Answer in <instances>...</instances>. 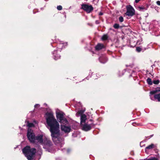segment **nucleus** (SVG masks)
<instances>
[{
  "instance_id": "obj_1",
  "label": "nucleus",
  "mask_w": 160,
  "mask_h": 160,
  "mask_svg": "<svg viewBox=\"0 0 160 160\" xmlns=\"http://www.w3.org/2000/svg\"><path fill=\"white\" fill-rule=\"evenodd\" d=\"M45 115L46 122L50 128V131L53 142L56 145L61 146L63 144L64 138L60 135L58 122L52 113L47 112Z\"/></svg>"
},
{
  "instance_id": "obj_2",
  "label": "nucleus",
  "mask_w": 160,
  "mask_h": 160,
  "mask_svg": "<svg viewBox=\"0 0 160 160\" xmlns=\"http://www.w3.org/2000/svg\"><path fill=\"white\" fill-rule=\"evenodd\" d=\"M36 151L35 148H31L28 146H26L22 150L23 153L28 160H33L35 156Z\"/></svg>"
},
{
  "instance_id": "obj_3",
  "label": "nucleus",
  "mask_w": 160,
  "mask_h": 160,
  "mask_svg": "<svg viewBox=\"0 0 160 160\" xmlns=\"http://www.w3.org/2000/svg\"><path fill=\"white\" fill-rule=\"evenodd\" d=\"M64 113L62 112H58L56 114V117L58 120L62 125H67L68 124L69 122L64 116Z\"/></svg>"
},
{
  "instance_id": "obj_4",
  "label": "nucleus",
  "mask_w": 160,
  "mask_h": 160,
  "mask_svg": "<svg viewBox=\"0 0 160 160\" xmlns=\"http://www.w3.org/2000/svg\"><path fill=\"white\" fill-rule=\"evenodd\" d=\"M27 136L28 139L31 142L34 143L35 142V136L34 133L33 131L31 129H28L27 133Z\"/></svg>"
},
{
  "instance_id": "obj_5",
  "label": "nucleus",
  "mask_w": 160,
  "mask_h": 160,
  "mask_svg": "<svg viewBox=\"0 0 160 160\" xmlns=\"http://www.w3.org/2000/svg\"><path fill=\"white\" fill-rule=\"evenodd\" d=\"M94 125L93 123L88 124L86 123H85L84 124H81V126L82 127V130L85 131H88L91 130L92 127H93Z\"/></svg>"
},
{
  "instance_id": "obj_6",
  "label": "nucleus",
  "mask_w": 160,
  "mask_h": 160,
  "mask_svg": "<svg viewBox=\"0 0 160 160\" xmlns=\"http://www.w3.org/2000/svg\"><path fill=\"white\" fill-rule=\"evenodd\" d=\"M81 9L83 10H93V8L91 5L83 4L81 5Z\"/></svg>"
},
{
  "instance_id": "obj_7",
  "label": "nucleus",
  "mask_w": 160,
  "mask_h": 160,
  "mask_svg": "<svg viewBox=\"0 0 160 160\" xmlns=\"http://www.w3.org/2000/svg\"><path fill=\"white\" fill-rule=\"evenodd\" d=\"M42 144L48 147L52 146V145L51 141L49 139L46 138L43 139Z\"/></svg>"
},
{
  "instance_id": "obj_8",
  "label": "nucleus",
  "mask_w": 160,
  "mask_h": 160,
  "mask_svg": "<svg viewBox=\"0 0 160 160\" xmlns=\"http://www.w3.org/2000/svg\"><path fill=\"white\" fill-rule=\"evenodd\" d=\"M66 125H61V130L64 131L65 133L70 132L71 130L70 127L69 126H66Z\"/></svg>"
},
{
  "instance_id": "obj_9",
  "label": "nucleus",
  "mask_w": 160,
  "mask_h": 160,
  "mask_svg": "<svg viewBox=\"0 0 160 160\" xmlns=\"http://www.w3.org/2000/svg\"><path fill=\"white\" fill-rule=\"evenodd\" d=\"M36 140H37L38 142L39 143L42 144L43 140V136L42 135H40L39 136H35V142Z\"/></svg>"
},
{
  "instance_id": "obj_10",
  "label": "nucleus",
  "mask_w": 160,
  "mask_h": 160,
  "mask_svg": "<svg viewBox=\"0 0 160 160\" xmlns=\"http://www.w3.org/2000/svg\"><path fill=\"white\" fill-rule=\"evenodd\" d=\"M135 11H127L125 15L128 17H131L135 14Z\"/></svg>"
},
{
  "instance_id": "obj_11",
  "label": "nucleus",
  "mask_w": 160,
  "mask_h": 160,
  "mask_svg": "<svg viewBox=\"0 0 160 160\" xmlns=\"http://www.w3.org/2000/svg\"><path fill=\"white\" fill-rule=\"evenodd\" d=\"M53 54L54 56V59L55 60H57L61 57V56L59 53H58L57 51H55L53 52Z\"/></svg>"
},
{
  "instance_id": "obj_12",
  "label": "nucleus",
  "mask_w": 160,
  "mask_h": 160,
  "mask_svg": "<svg viewBox=\"0 0 160 160\" xmlns=\"http://www.w3.org/2000/svg\"><path fill=\"white\" fill-rule=\"evenodd\" d=\"M104 48V46L103 44L99 43H98L97 45L95 46V48L96 50L99 51Z\"/></svg>"
},
{
  "instance_id": "obj_13",
  "label": "nucleus",
  "mask_w": 160,
  "mask_h": 160,
  "mask_svg": "<svg viewBox=\"0 0 160 160\" xmlns=\"http://www.w3.org/2000/svg\"><path fill=\"white\" fill-rule=\"evenodd\" d=\"M86 119V116L85 114H83L81 116V122H80V125H81V124H82V123H84Z\"/></svg>"
},
{
  "instance_id": "obj_14",
  "label": "nucleus",
  "mask_w": 160,
  "mask_h": 160,
  "mask_svg": "<svg viewBox=\"0 0 160 160\" xmlns=\"http://www.w3.org/2000/svg\"><path fill=\"white\" fill-rule=\"evenodd\" d=\"M154 98L155 99L157 100L158 102H160V93L154 95Z\"/></svg>"
},
{
  "instance_id": "obj_15",
  "label": "nucleus",
  "mask_w": 160,
  "mask_h": 160,
  "mask_svg": "<svg viewBox=\"0 0 160 160\" xmlns=\"http://www.w3.org/2000/svg\"><path fill=\"white\" fill-rule=\"evenodd\" d=\"M108 35L106 34L103 35L101 38V39L102 41H104L108 40Z\"/></svg>"
},
{
  "instance_id": "obj_16",
  "label": "nucleus",
  "mask_w": 160,
  "mask_h": 160,
  "mask_svg": "<svg viewBox=\"0 0 160 160\" xmlns=\"http://www.w3.org/2000/svg\"><path fill=\"white\" fill-rule=\"evenodd\" d=\"M147 83L149 85H152V81L151 78H148L147 80Z\"/></svg>"
},
{
  "instance_id": "obj_17",
  "label": "nucleus",
  "mask_w": 160,
  "mask_h": 160,
  "mask_svg": "<svg viewBox=\"0 0 160 160\" xmlns=\"http://www.w3.org/2000/svg\"><path fill=\"white\" fill-rule=\"evenodd\" d=\"M154 145L153 144H151V145L148 146L146 148V149H150L154 148Z\"/></svg>"
},
{
  "instance_id": "obj_18",
  "label": "nucleus",
  "mask_w": 160,
  "mask_h": 160,
  "mask_svg": "<svg viewBox=\"0 0 160 160\" xmlns=\"http://www.w3.org/2000/svg\"><path fill=\"white\" fill-rule=\"evenodd\" d=\"M27 126L29 128H31L33 127L34 126V125L33 123H29V122H28Z\"/></svg>"
},
{
  "instance_id": "obj_19",
  "label": "nucleus",
  "mask_w": 160,
  "mask_h": 160,
  "mask_svg": "<svg viewBox=\"0 0 160 160\" xmlns=\"http://www.w3.org/2000/svg\"><path fill=\"white\" fill-rule=\"evenodd\" d=\"M126 9L127 10H134L133 7L130 5L127 6Z\"/></svg>"
},
{
  "instance_id": "obj_20",
  "label": "nucleus",
  "mask_w": 160,
  "mask_h": 160,
  "mask_svg": "<svg viewBox=\"0 0 160 160\" xmlns=\"http://www.w3.org/2000/svg\"><path fill=\"white\" fill-rule=\"evenodd\" d=\"M113 27L116 29H118L119 28L120 26L119 24L115 23L114 24Z\"/></svg>"
},
{
  "instance_id": "obj_21",
  "label": "nucleus",
  "mask_w": 160,
  "mask_h": 160,
  "mask_svg": "<svg viewBox=\"0 0 160 160\" xmlns=\"http://www.w3.org/2000/svg\"><path fill=\"white\" fill-rule=\"evenodd\" d=\"M118 20L120 22H122L124 21V18L123 17L121 16L119 17Z\"/></svg>"
},
{
  "instance_id": "obj_22",
  "label": "nucleus",
  "mask_w": 160,
  "mask_h": 160,
  "mask_svg": "<svg viewBox=\"0 0 160 160\" xmlns=\"http://www.w3.org/2000/svg\"><path fill=\"white\" fill-rule=\"evenodd\" d=\"M142 50V48L139 47H137L136 48V50L138 52H140Z\"/></svg>"
},
{
  "instance_id": "obj_23",
  "label": "nucleus",
  "mask_w": 160,
  "mask_h": 160,
  "mask_svg": "<svg viewBox=\"0 0 160 160\" xmlns=\"http://www.w3.org/2000/svg\"><path fill=\"white\" fill-rule=\"evenodd\" d=\"M156 93H157V91L156 90V89H155V90H153L150 91V94L151 95H155V94Z\"/></svg>"
},
{
  "instance_id": "obj_24",
  "label": "nucleus",
  "mask_w": 160,
  "mask_h": 160,
  "mask_svg": "<svg viewBox=\"0 0 160 160\" xmlns=\"http://www.w3.org/2000/svg\"><path fill=\"white\" fill-rule=\"evenodd\" d=\"M153 83L155 84H158L160 82V81L159 80H154L153 82Z\"/></svg>"
},
{
  "instance_id": "obj_25",
  "label": "nucleus",
  "mask_w": 160,
  "mask_h": 160,
  "mask_svg": "<svg viewBox=\"0 0 160 160\" xmlns=\"http://www.w3.org/2000/svg\"><path fill=\"white\" fill-rule=\"evenodd\" d=\"M83 112L82 110H80L78 111V112L77 113V114L78 115H81V116L83 114Z\"/></svg>"
},
{
  "instance_id": "obj_26",
  "label": "nucleus",
  "mask_w": 160,
  "mask_h": 160,
  "mask_svg": "<svg viewBox=\"0 0 160 160\" xmlns=\"http://www.w3.org/2000/svg\"><path fill=\"white\" fill-rule=\"evenodd\" d=\"M138 8L140 9H147V8H146L145 6L139 7H138Z\"/></svg>"
},
{
  "instance_id": "obj_27",
  "label": "nucleus",
  "mask_w": 160,
  "mask_h": 160,
  "mask_svg": "<svg viewBox=\"0 0 160 160\" xmlns=\"http://www.w3.org/2000/svg\"><path fill=\"white\" fill-rule=\"evenodd\" d=\"M57 9L58 10H61L62 9V7L61 6L59 5L57 7Z\"/></svg>"
},
{
  "instance_id": "obj_28",
  "label": "nucleus",
  "mask_w": 160,
  "mask_h": 160,
  "mask_svg": "<svg viewBox=\"0 0 160 160\" xmlns=\"http://www.w3.org/2000/svg\"><path fill=\"white\" fill-rule=\"evenodd\" d=\"M148 160H158V159L154 157L149 159Z\"/></svg>"
},
{
  "instance_id": "obj_29",
  "label": "nucleus",
  "mask_w": 160,
  "mask_h": 160,
  "mask_svg": "<svg viewBox=\"0 0 160 160\" xmlns=\"http://www.w3.org/2000/svg\"><path fill=\"white\" fill-rule=\"evenodd\" d=\"M155 89L157 91V92H160V87H157Z\"/></svg>"
},
{
  "instance_id": "obj_30",
  "label": "nucleus",
  "mask_w": 160,
  "mask_h": 160,
  "mask_svg": "<svg viewBox=\"0 0 160 160\" xmlns=\"http://www.w3.org/2000/svg\"><path fill=\"white\" fill-rule=\"evenodd\" d=\"M157 4L159 6H160V1H158L156 2Z\"/></svg>"
},
{
  "instance_id": "obj_31",
  "label": "nucleus",
  "mask_w": 160,
  "mask_h": 160,
  "mask_svg": "<svg viewBox=\"0 0 160 160\" xmlns=\"http://www.w3.org/2000/svg\"><path fill=\"white\" fill-rule=\"evenodd\" d=\"M59 47H61L62 48H60V49H62V47H63V44L62 43H60V44L59 45Z\"/></svg>"
},
{
  "instance_id": "obj_32",
  "label": "nucleus",
  "mask_w": 160,
  "mask_h": 160,
  "mask_svg": "<svg viewBox=\"0 0 160 160\" xmlns=\"http://www.w3.org/2000/svg\"><path fill=\"white\" fill-rule=\"evenodd\" d=\"M39 105L38 104H36L34 106V107L35 108H37L38 107H39Z\"/></svg>"
},
{
  "instance_id": "obj_33",
  "label": "nucleus",
  "mask_w": 160,
  "mask_h": 160,
  "mask_svg": "<svg viewBox=\"0 0 160 160\" xmlns=\"http://www.w3.org/2000/svg\"><path fill=\"white\" fill-rule=\"evenodd\" d=\"M87 13H90L92 11H85Z\"/></svg>"
},
{
  "instance_id": "obj_34",
  "label": "nucleus",
  "mask_w": 160,
  "mask_h": 160,
  "mask_svg": "<svg viewBox=\"0 0 160 160\" xmlns=\"http://www.w3.org/2000/svg\"><path fill=\"white\" fill-rule=\"evenodd\" d=\"M103 14V13L102 12H100L99 14V15H102Z\"/></svg>"
},
{
  "instance_id": "obj_35",
  "label": "nucleus",
  "mask_w": 160,
  "mask_h": 160,
  "mask_svg": "<svg viewBox=\"0 0 160 160\" xmlns=\"http://www.w3.org/2000/svg\"><path fill=\"white\" fill-rule=\"evenodd\" d=\"M132 124L134 126H136V125H137L138 124H136V123H133Z\"/></svg>"
},
{
  "instance_id": "obj_36",
  "label": "nucleus",
  "mask_w": 160,
  "mask_h": 160,
  "mask_svg": "<svg viewBox=\"0 0 160 160\" xmlns=\"http://www.w3.org/2000/svg\"><path fill=\"white\" fill-rule=\"evenodd\" d=\"M96 23L97 24H98L99 23V22L98 21H96Z\"/></svg>"
},
{
  "instance_id": "obj_37",
  "label": "nucleus",
  "mask_w": 160,
  "mask_h": 160,
  "mask_svg": "<svg viewBox=\"0 0 160 160\" xmlns=\"http://www.w3.org/2000/svg\"><path fill=\"white\" fill-rule=\"evenodd\" d=\"M153 136V135H150V136H149L150 138H151V137H152Z\"/></svg>"
},
{
  "instance_id": "obj_38",
  "label": "nucleus",
  "mask_w": 160,
  "mask_h": 160,
  "mask_svg": "<svg viewBox=\"0 0 160 160\" xmlns=\"http://www.w3.org/2000/svg\"><path fill=\"white\" fill-rule=\"evenodd\" d=\"M90 121H92V119H90Z\"/></svg>"
}]
</instances>
